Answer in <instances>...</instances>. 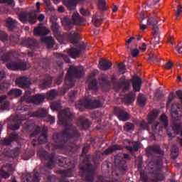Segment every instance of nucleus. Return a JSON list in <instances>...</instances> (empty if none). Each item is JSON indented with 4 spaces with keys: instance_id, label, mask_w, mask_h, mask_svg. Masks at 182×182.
<instances>
[{
    "instance_id": "1",
    "label": "nucleus",
    "mask_w": 182,
    "mask_h": 182,
    "mask_svg": "<svg viewBox=\"0 0 182 182\" xmlns=\"http://www.w3.org/2000/svg\"><path fill=\"white\" fill-rule=\"evenodd\" d=\"M73 119V114L70 112L69 108L63 109L58 113L59 124L61 126H65V128L59 133H55L53 135L52 146L54 149H58V150H63L65 149V144L69 139H79L80 137V132L77 130V128L75 125L69 124V120Z\"/></svg>"
},
{
    "instance_id": "2",
    "label": "nucleus",
    "mask_w": 182,
    "mask_h": 182,
    "mask_svg": "<svg viewBox=\"0 0 182 182\" xmlns=\"http://www.w3.org/2000/svg\"><path fill=\"white\" fill-rule=\"evenodd\" d=\"M147 157H153L154 154H158L160 156L156 160H152L148 164V170L150 174H153L155 181H161L164 178V175L161 173L163 168V157L165 152L161 149L159 144H155L148 146L145 150Z\"/></svg>"
},
{
    "instance_id": "3",
    "label": "nucleus",
    "mask_w": 182,
    "mask_h": 182,
    "mask_svg": "<svg viewBox=\"0 0 182 182\" xmlns=\"http://www.w3.org/2000/svg\"><path fill=\"white\" fill-rule=\"evenodd\" d=\"M84 75L85 70H83V67L71 65L68 70L65 79L66 86H68V88L73 87V86H75V78L80 79Z\"/></svg>"
},
{
    "instance_id": "4",
    "label": "nucleus",
    "mask_w": 182,
    "mask_h": 182,
    "mask_svg": "<svg viewBox=\"0 0 182 182\" xmlns=\"http://www.w3.org/2000/svg\"><path fill=\"white\" fill-rule=\"evenodd\" d=\"M30 137L33 139V141H37L36 144L33 143V146H37V144H43L48 141V127L44 126L41 128L39 126L34 127L33 132L31 134Z\"/></svg>"
},
{
    "instance_id": "5",
    "label": "nucleus",
    "mask_w": 182,
    "mask_h": 182,
    "mask_svg": "<svg viewBox=\"0 0 182 182\" xmlns=\"http://www.w3.org/2000/svg\"><path fill=\"white\" fill-rule=\"evenodd\" d=\"M75 106L79 109L80 112H83L85 109H90V110L97 109V107H100V106H102V104L99 100H93L89 97H85L80 100L79 103L76 104Z\"/></svg>"
},
{
    "instance_id": "6",
    "label": "nucleus",
    "mask_w": 182,
    "mask_h": 182,
    "mask_svg": "<svg viewBox=\"0 0 182 182\" xmlns=\"http://www.w3.org/2000/svg\"><path fill=\"white\" fill-rule=\"evenodd\" d=\"M46 97L45 94H37L33 96H29L28 95V92H26L21 100L25 103H32L33 105L39 106V105H42V103H43Z\"/></svg>"
},
{
    "instance_id": "7",
    "label": "nucleus",
    "mask_w": 182,
    "mask_h": 182,
    "mask_svg": "<svg viewBox=\"0 0 182 182\" xmlns=\"http://www.w3.org/2000/svg\"><path fill=\"white\" fill-rule=\"evenodd\" d=\"M18 19L22 23H30L35 25L38 22V14L36 11H31L27 13H21L18 15Z\"/></svg>"
},
{
    "instance_id": "8",
    "label": "nucleus",
    "mask_w": 182,
    "mask_h": 182,
    "mask_svg": "<svg viewBox=\"0 0 182 182\" xmlns=\"http://www.w3.org/2000/svg\"><path fill=\"white\" fill-rule=\"evenodd\" d=\"M176 96L178 97L181 102V104L178 102H175V103H173L171 107V117H173L174 120H178L179 119L178 110L182 113V91L181 90L176 91Z\"/></svg>"
},
{
    "instance_id": "9",
    "label": "nucleus",
    "mask_w": 182,
    "mask_h": 182,
    "mask_svg": "<svg viewBox=\"0 0 182 182\" xmlns=\"http://www.w3.org/2000/svg\"><path fill=\"white\" fill-rule=\"evenodd\" d=\"M37 156L41 160H46V161H48L46 164L48 168H53L55 167V154H48L46 151L40 149L38 151Z\"/></svg>"
},
{
    "instance_id": "10",
    "label": "nucleus",
    "mask_w": 182,
    "mask_h": 182,
    "mask_svg": "<svg viewBox=\"0 0 182 182\" xmlns=\"http://www.w3.org/2000/svg\"><path fill=\"white\" fill-rule=\"evenodd\" d=\"M111 83L113 85L114 87H117V89L122 87L124 92H127V90L130 89V82L129 80H126V77L124 75L119 79V82L116 79V76L114 75H112Z\"/></svg>"
},
{
    "instance_id": "11",
    "label": "nucleus",
    "mask_w": 182,
    "mask_h": 182,
    "mask_svg": "<svg viewBox=\"0 0 182 182\" xmlns=\"http://www.w3.org/2000/svg\"><path fill=\"white\" fill-rule=\"evenodd\" d=\"M82 170V179L86 182H93V177H95V169L90 162L87 164L86 166L81 167Z\"/></svg>"
},
{
    "instance_id": "12",
    "label": "nucleus",
    "mask_w": 182,
    "mask_h": 182,
    "mask_svg": "<svg viewBox=\"0 0 182 182\" xmlns=\"http://www.w3.org/2000/svg\"><path fill=\"white\" fill-rule=\"evenodd\" d=\"M7 69L10 70H26V63L22 61V60H18L17 61H11L6 65Z\"/></svg>"
},
{
    "instance_id": "13",
    "label": "nucleus",
    "mask_w": 182,
    "mask_h": 182,
    "mask_svg": "<svg viewBox=\"0 0 182 182\" xmlns=\"http://www.w3.org/2000/svg\"><path fill=\"white\" fill-rule=\"evenodd\" d=\"M114 114L122 122H127L130 119V114L119 107L114 108Z\"/></svg>"
},
{
    "instance_id": "14",
    "label": "nucleus",
    "mask_w": 182,
    "mask_h": 182,
    "mask_svg": "<svg viewBox=\"0 0 182 182\" xmlns=\"http://www.w3.org/2000/svg\"><path fill=\"white\" fill-rule=\"evenodd\" d=\"M96 73H91L87 79V83L88 85L89 90H97V80L95 77Z\"/></svg>"
},
{
    "instance_id": "15",
    "label": "nucleus",
    "mask_w": 182,
    "mask_h": 182,
    "mask_svg": "<svg viewBox=\"0 0 182 182\" xmlns=\"http://www.w3.org/2000/svg\"><path fill=\"white\" fill-rule=\"evenodd\" d=\"M16 83L19 87H21L22 89H28V87L32 85L31 80L26 76L19 77L16 80Z\"/></svg>"
},
{
    "instance_id": "16",
    "label": "nucleus",
    "mask_w": 182,
    "mask_h": 182,
    "mask_svg": "<svg viewBox=\"0 0 182 182\" xmlns=\"http://www.w3.org/2000/svg\"><path fill=\"white\" fill-rule=\"evenodd\" d=\"M53 78L50 75H46L44 77L38 80L39 87L41 89H48L52 86Z\"/></svg>"
},
{
    "instance_id": "17",
    "label": "nucleus",
    "mask_w": 182,
    "mask_h": 182,
    "mask_svg": "<svg viewBox=\"0 0 182 182\" xmlns=\"http://www.w3.org/2000/svg\"><path fill=\"white\" fill-rule=\"evenodd\" d=\"M15 56H16V51L11 50L4 53V50L0 48V59L4 62H9L13 58H15Z\"/></svg>"
},
{
    "instance_id": "18",
    "label": "nucleus",
    "mask_w": 182,
    "mask_h": 182,
    "mask_svg": "<svg viewBox=\"0 0 182 182\" xmlns=\"http://www.w3.org/2000/svg\"><path fill=\"white\" fill-rule=\"evenodd\" d=\"M65 38L73 43V45H77L79 41H80V36L76 32H71L70 33H65Z\"/></svg>"
},
{
    "instance_id": "19",
    "label": "nucleus",
    "mask_w": 182,
    "mask_h": 182,
    "mask_svg": "<svg viewBox=\"0 0 182 182\" xmlns=\"http://www.w3.org/2000/svg\"><path fill=\"white\" fill-rule=\"evenodd\" d=\"M77 124L82 130H87V129L90 127V122H89V119L85 118L83 116H80L78 118Z\"/></svg>"
},
{
    "instance_id": "20",
    "label": "nucleus",
    "mask_w": 182,
    "mask_h": 182,
    "mask_svg": "<svg viewBox=\"0 0 182 182\" xmlns=\"http://www.w3.org/2000/svg\"><path fill=\"white\" fill-rule=\"evenodd\" d=\"M72 21H73V23H74V25L80 26L83 25L85 22H86V20L85 19V18L80 16L79 13L75 12L72 16Z\"/></svg>"
},
{
    "instance_id": "21",
    "label": "nucleus",
    "mask_w": 182,
    "mask_h": 182,
    "mask_svg": "<svg viewBox=\"0 0 182 182\" xmlns=\"http://www.w3.org/2000/svg\"><path fill=\"white\" fill-rule=\"evenodd\" d=\"M132 87L134 92H140V89L141 88V79L137 75H134L132 80Z\"/></svg>"
},
{
    "instance_id": "22",
    "label": "nucleus",
    "mask_w": 182,
    "mask_h": 182,
    "mask_svg": "<svg viewBox=\"0 0 182 182\" xmlns=\"http://www.w3.org/2000/svg\"><path fill=\"white\" fill-rule=\"evenodd\" d=\"M99 83L103 89H110L111 82L109 81V77L106 75H102L98 79Z\"/></svg>"
},
{
    "instance_id": "23",
    "label": "nucleus",
    "mask_w": 182,
    "mask_h": 182,
    "mask_svg": "<svg viewBox=\"0 0 182 182\" xmlns=\"http://www.w3.org/2000/svg\"><path fill=\"white\" fill-rule=\"evenodd\" d=\"M82 2H85V0H63L64 5L70 11L76 8V4H80Z\"/></svg>"
},
{
    "instance_id": "24",
    "label": "nucleus",
    "mask_w": 182,
    "mask_h": 182,
    "mask_svg": "<svg viewBox=\"0 0 182 182\" xmlns=\"http://www.w3.org/2000/svg\"><path fill=\"white\" fill-rule=\"evenodd\" d=\"M50 31L46 27L38 26L34 28L33 33L36 36H42L48 35Z\"/></svg>"
},
{
    "instance_id": "25",
    "label": "nucleus",
    "mask_w": 182,
    "mask_h": 182,
    "mask_svg": "<svg viewBox=\"0 0 182 182\" xmlns=\"http://www.w3.org/2000/svg\"><path fill=\"white\" fill-rule=\"evenodd\" d=\"M6 28H8L9 31H14L16 26H18V21L16 20L9 17L7 18L6 21Z\"/></svg>"
},
{
    "instance_id": "26",
    "label": "nucleus",
    "mask_w": 182,
    "mask_h": 182,
    "mask_svg": "<svg viewBox=\"0 0 182 182\" xmlns=\"http://www.w3.org/2000/svg\"><path fill=\"white\" fill-rule=\"evenodd\" d=\"M100 69L101 70H109L110 68H112V62L109 61V60H101L99 63Z\"/></svg>"
},
{
    "instance_id": "27",
    "label": "nucleus",
    "mask_w": 182,
    "mask_h": 182,
    "mask_svg": "<svg viewBox=\"0 0 182 182\" xmlns=\"http://www.w3.org/2000/svg\"><path fill=\"white\" fill-rule=\"evenodd\" d=\"M117 150H123V146L120 145H113L112 146H109L102 153V155L107 156L112 154V153L117 151Z\"/></svg>"
},
{
    "instance_id": "28",
    "label": "nucleus",
    "mask_w": 182,
    "mask_h": 182,
    "mask_svg": "<svg viewBox=\"0 0 182 182\" xmlns=\"http://www.w3.org/2000/svg\"><path fill=\"white\" fill-rule=\"evenodd\" d=\"M33 117H38V119H42L48 116V110L44 108L39 109L38 111L33 113Z\"/></svg>"
},
{
    "instance_id": "29",
    "label": "nucleus",
    "mask_w": 182,
    "mask_h": 182,
    "mask_svg": "<svg viewBox=\"0 0 182 182\" xmlns=\"http://www.w3.org/2000/svg\"><path fill=\"white\" fill-rule=\"evenodd\" d=\"M22 43L24 46H27V48H30L31 49H32V48H35V46L38 45L36 40L33 38L25 39L22 41Z\"/></svg>"
},
{
    "instance_id": "30",
    "label": "nucleus",
    "mask_w": 182,
    "mask_h": 182,
    "mask_svg": "<svg viewBox=\"0 0 182 182\" xmlns=\"http://www.w3.org/2000/svg\"><path fill=\"white\" fill-rule=\"evenodd\" d=\"M171 129L174 134L180 135L182 137V124L181 123H175L172 124Z\"/></svg>"
},
{
    "instance_id": "31",
    "label": "nucleus",
    "mask_w": 182,
    "mask_h": 182,
    "mask_svg": "<svg viewBox=\"0 0 182 182\" xmlns=\"http://www.w3.org/2000/svg\"><path fill=\"white\" fill-rule=\"evenodd\" d=\"M68 54L73 59H76V58H79V56H80V50L75 48H72L68 50Z\"/></svg>"
},
{
    "instance_id": "32",
    "label": "nucleus",
    "mask_w": 182,
    "mask_h": 182,
    "mask_svg": "<svg viewBox=\"0 0 182 182\" xmlns=\"http://www.w3.org/2000/svg\"><path fill=\"white\" fill-rule=\"evenodd\" d=\"M157 116H159V112L157 111H152L148 114V123L149 124H151L154 122V120L157 119Z\"/></svg>"
},
{
    "instance_id": "33",
    "label": "nucleus",
    "mask_w": 182,
    "mask_h": 182,
    "mask_svg": "<svg viewBox=\"0 0 182 182\" xmlns=\"http://www.w3.org/2000/svg\"><path fill=\"white\" fill-rule=\"evenodd\" d=\"M42 41L46 43L48 49L53 48V45H55V40H53V38L50 36L42 38Z\"/></svg>"
},
{
    "instance_id": "34",
    "label": "nucleus",
    "mask_w": 182,
    "mask_h": 182,
    "mask_svg": "<svg viewBox=\"0 0 182 182\" xmlns=\"http://www.w3.org/2000/svg\"><path fill=\"white\" fill-rule=\"evenodd\" d=\"M7 95L8 96H13V97H19L22 95V90L19 89H11Z\"/></svg>"
},
{
    "instance_id": "35",
    "label": "nucleus",
    "mask_w": 182,
    "mask_h": 182,
    "mask_svg": "<svg viewBox=\"0 0 182 182\" xmlns=\"http://www.w3.org/2000/svg\"><path fill=\"white\" fill-rule=\"evenodd\" d=\"M59 174H61L63 177H72L73 173L71 168H68L66 170H60L58 171Z\"/></svg>"
},
{
    "instance_id": "36",
    "label": "nucleus",
    "mask_w": 182,
    "mask_h": 182,
    "mask_svg": "<svg viewBox=\"0 0 182 182\" xmlns=\"http://www.w3.org/2000/svg\"><path fill=\"white\" fill-rule=\"evenodd\" d=\"M50 109L53 112H58V110H60V109H62V105H60V102L54 101L50 104Z\"/></svg>"
},
{
    "instance_id": "37",
    "label": "nucleus",
    "mask_w": 182,
    "mask_h": 182,
    "mask_svg": "<svg viewBox=\"0 0 182 182\" xmlns=\"http://www.w3.org/2000/svg\"><path fill=\"white\" fill-rule=\"evenodd\" d=\"M134 97H135V95L132 93L125 95L124 97L125 103L127 105H132V103L134 102Z\"/></svg>"
},
{
    "instance_id": "38",
    "label": "nucleus",
    "mask_w": 182,
    "mask_h": 182,
    "mask_svg": "<svg viewBox=\"0 0 182 182\" xmlns=\"http://www.w3.org/2000/svg\"><path fill=\"white\" fill-rule=\"evenodd\" d=\"M92 22L95 26H100V25H102V22H103V20L102 19V18L94 15L92 16Z\"/></svg>"
},
{
    "instance_id": "39",
    "label": "nucleus",
    "mask_w": 182,
    "mask_h": 182,
    "mask_svg": "<svg viewBox=\"0 0 182 182\" xmlns=\"http://www.w3.org/2000/svg\"><path fill=\"white\" fill-rule=\"evenodd\" d=\"M146 97L143 94H139L138 95L137 102L140 106H144L146 105Z\"/></svg>"
},
{
    "instance_id": "40",
    "label": "nucleus",
    "mask_w": 182,
    "mask_h": 182,
    "mask_svg": "<svg viewBox=\"0 0 182 182\" xmlns=\"http://www.w3.org/2000/svg\"><path fill=\"white\" fill-rule=\"evenodd\" d=\"M125 148L127 149V150H128L131 153L133 151H139V144L137 142H135L133 144V146H127Z\"/></svg>"
},
{
    "instance_id": "41",
    "label": "nucleus",
    "mask_w": 182,
    "mask_h": 182,
    "mask_svg": "<svg viewBox=\"0 0 182 182\" xmlns=\"http://www.w3.org/2000/svg\"><path fill=\"white\" fill-rule=\"evenodd\" d=\"M174 99H176V94H174V92H170L166 102V107H170V105H171V102H173Z\"/></svg>"
},
{
    "instance_id": "42",
    "label": "nucleus",
    "mask_w": 182,
    "mask_h": 182,
    "mask_svg": "<svg viewBox=\"0 0 182 182\" xmlns=\"http://www.w3.org/2000/svg\"><path fill=\"white\" fill-rule=\"evenodd\" d=\"M157 23H159V21L154 17H151L147 21V25H149L150 26H157Z\"/></svg>"
},
{
    "instance_id": "43",
    "label": "nucleus",
    "mask_w": 182,
    "mask_h": 182,
    "mask_svg": "<svg viewBox=\"0 0 182 182\" xmlns=\"http://www.w3.org/2000/svg\"><path fill=\"white\" fill-rule=\"evenodd\" d=\"M124 130H125V132H132V130H134V124L131 122L125 123Z\"/></svg>"
},
{
    "instance_id": "44",
    "label": "nucleus",
    "mask_w": 182,
    "mask_h": 182,
    "mask_svg": "<svg viewBox=\"0 0 182 182\" xmlns=\"http://www.w3.org/2000/svg\"><path fill=\"white\" fill-rule=\"evenodd\" d=\"M171 154V157H172V159H173V160L177 159V157L178 156V149L177 148V146H173L172 147Z\"/></svg>"
},
{
    "instance_id": "45",
    "label": "nucleus",
    "mask_w": 182,
    "mask_h": 182,
    "mask_svg": "<svg viewBox=\"0 0 182 182\" xmlns=\"http://www.w3.org/2000/svg\"><path fill=\"white\" fill-rule=\"evenodd\" d=\"M98 9L100 11H106V0L98 1Z\"/></svg>"
},
{
    "instance_id": "46",
    "label": "nucleus",
    "mask_w": 182,
    "mask_h": 182,
    "mask_svg": "<svg viewBox=\"0 0 182 182\" xmlns=\"http://www.w3.org/2000/svg\"><path fill=\"white\" fill-rule=\"evenodd\" d=\"M175 15L176 16V19H178L180 18V16L181 15L182 12V5L178 4L176 9H173Z\"/></svg>"
},
{
    "instance_id": "47",
    "label": "nucleus",
    "mask_w": 182,
    "mask_h": 182,
    "mask_svg": "<svg viewBox=\"0 0 182 182\" xmlns=\"http://www.w3.org/2000/svg\"><path fill=\"white\" fill-rule=\"evenodd\" d=\"M160 120H161V122H162L163 126L165 128L167 127V126H168V119L167 118V116H166L165 114H162L160 117Z\"/></svg>"
},
{
    "instance_id": "48",
    "label": "nucleus",
    "mask_w": 182,
    "mask_h": 182,
    "mask_svg": "<svg viewBox=\"0 0 182 182\" xmlns=\"http://www.w3.org/2000/svg\"><path fill=\"white\" fill-rule=\"evenodd\" d=\"M56 90H51L50 91L47 92V97H48V99H55L56 97Z\"/></svg>"
},
{
    "instance_id": "49",
    "label": "nucleus",
    "mask_w": 182,
    "mask_h": 182,
    "mask_svg": "<svg viewBox=\"0 0 182 182\" xmlns=\"http://www.w3.org/2000/svg\"><path fill=\"white\" fill-rule=\"evenodd\" d=\"M119 72H120V73H122V75H124V73H126V67L124 66V64H123V63H119L117 65Z\"/></svg>"
},
{
    "instance_id": "50",
    "label": "nucleus",
    "mask_w": 182,
    "mask_h": 182,
    "mask_svg": "<svg viewBox=\"0 0 182 182\" xmlns=\"http://www.w3.org/2000/svg\"><path fill=\"white\" fill-rule=\"evenodd\" d=\"M51 29L53 33H58V32H59V24H58V23H52Z\"/></svg>"
},
{
    "instance_id": "51",
    "label": "nucleus",
    "mask_w": 182,
    "mask_h": 182,
    "mask_svg": "<svg viewBox=\"0 0 182 182\" xmlns=\"http://www.w3.org/2000/svg\"><path fill=\"white\" fill-rule=\"evenodd\" d=\"M0 41H2V42L8 41V34L4 31H0Z\"/></svg>"
},
{
    "instance_id": "52",
    "label": "nucleus",
    "mask_w": 182,
    "mask_h": 182,
    "mask_svg": "<svg viewBox=\"0 0 182 182\" xmlns=\"http://www.w3.org/2000/svg\"><path fill=\"white\" fill-rule=\"evenodd\" d=\"M9 101H6L4 102L3 104H1V110H9Z\"/></svg>"
},
{
    "instance_id": "53",
    "label": "nucleus",
    "mask_w": 182,
    "mask_h": 182,
    "mask_svg": "<svg viewBox=\"0 0 182 182\" xmlns=\"http://www.w3.org/2000/svg\"><path fill=\"white\" fill-rule=\"evenodd\" d=\"M9 87V84L7 82H3L0 84V92H5Z\"/></svg>"
},
{
    "instance_id": "54",
    "label": "nucleus",
    "mask_w": 182,
    "mask_h": 182,
    "mask_svg": "<svg viewBox=\"0 0 182 182\" xmlns=\"http://www.w3.org/2000/svg\"><path fill=\"white\" fill-rule=\"evenodd\" d=\"M149 60H151V62H160V58H159V57L156 55L151 54L149 55Z\"/></svg>"
},
{
    "instance_id": "55",
    "label": "nucleus",
    "mask_w": 182,
    "mask_h": 182,
    "mask_svg": "<svg viewBox=\"0 0 182 182\" xmlns=\"http://www.w3.org/2000/svg\"><path fill=\"white\" fill-rule=\"evenodd\" d=\"M80 14L83 15L84 16H90V11L89 10H86L85 9H81L80 10Z\"/></svg>"
},
{
    "instance_id": "56",
    "label": "nucleus",
    "mask_w": 182,
    "mask_h": 182,
    "mask_svg": "<svg viewBox=\"0 0 182 182\" xmlns=\"http://www.w3.org/2000/svg\"><path fill=\"white\" fill-rule=\"evenodd\" d=\"M46 122L50 123V124L55 123V117L50 115H48L46 118Z\"/></svg>"
},
{
    "instance_id": "57",
    "label": "nucleus",
    "mask_w": 182,
    "mask_h": 182,
    "mask_svg": "<svg viewBox=\"0 0 182 182\" xmlns=\"http://www.w3.org/2000/svg\"><path fill=\"white\" fill-rule=\"evenodd\" d=\"M63 82V75H60L55 80V83L56 85H60Z\"/></svg>"
},
{
    "instance_id": "58",
    "label": "nucleus",
    "mask_w": 182,
    "mask_h": 182,
    "mask_svg": "<svg viewBox=\"0 0 182 182\" xmlns=\"http://www.w3.org/2000/svg\"><path fill=\"white\" fill-rule=\"evenodd\" d=\"M18 134L16 133H11L9 136L11 141H15V140H18Z\"/></svg>"
},
{
    "instance_id": "59",
    "label": "nucleus",
    "mask_w": 182,
    "mask_h": 182,
    "mask_svg": "<svg viewBox=\"0 0 182 182\" xmlns=\"http://www.w3.org/2000/svg\"><path fill=\"white\" fill-rule=\"evenodd\" d=\"M60 58H62L66 63H70V58L68 55H63V54H59Z\"/></svg>"
},
{
    "instance_id": "60",
    "label": "nucleus",
    "mask_w": 182,
    "mask_h": 182,
    "mask_svg": "<svg viewBox=\"0 0 182 182\" xmlns=\"http://www.w3.org/2000/svg\"><path fill=\"white\" fill-rule=\"evenodd\" d=\"M20 127L19 123L11 124L10 126L11 130H18Z\"/></svg>"
},
{
    "instance_id": "61",
    "label": "nucleus",
    "mask_w": 182,
    "mask_h": 182,
    "mask_svg": "<svg viewBox=\"0 0 182 182\" xmlns=\"http://www.w3.org/2000/svg\"><path fill=\"white\" fill-rule=\"evenodd\" d=\"M12 141L9 138H4L3 141L4 146H11Z\"/></svg>"
},
{
    "instance_id": "62",
    "label": "nucleus",
    "mask_w": 182,
    "mask_h": 182,
    "mask_svg": "<svg viewBox=\"0 0 182 182\" xmlns=\"http://www.w3.org/2000/svg\"><path fill=\"white\" fill-rule=\"evenodd\" d=\"M139 53H140V52L137 49H134L131 51L132 58H137V56H139Z\"/></svg>"
},
{
    "instance_id": "63",
    "label": "nucleus",
    "mask_w": 182,
    "mask_h": 182,
    "mask_svg": "<svg viewBox=\"0 0 182 182\" xmlns=\"http://www.w3.org/2000/svg\"><path fill=\"white\" fill-rule=\"evenodd\" d=\"M141 180L142 182L149 181V177L144 173H141Z\"/></svg>"
},
{
    "instance_id": "64",
    "label": "nucleus",
    "mask_w": 182,
    "mask_h": 182,
    "mask_svg": "<svg viewBox=\"0 0 182 182\" xmlns=\"http://www.w3.org/2000/svg\"><path fill=\"white\" fill-rule=\"evenodd\" d=\"M165 69L170 70L171 68H173V63L171 61H168L164 65Z\"/></svg>"
}]
</instances>
